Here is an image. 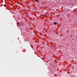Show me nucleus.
I'll return each mask as SVG.
<instances>
[{"label": "nucleus", "mask_w": 77, "mask_h": 77, "mask_svg": "<svg viewBox=\"0 0 77 77\" xmlns=\"http://www.w3.org/2000/svg\"><path fill=\"white\" fill-rule=\"evenodd\" d=\"M54 25H56V24L57 23L54 22Z\"/></svg>", "instance_id": "obj_1"}, {"label": "nucleus", "mask_w": 77, "mask_h": 77, "mask_svg": "<svg viewBox=\"0 0 77 77\" xmlns=\"http://www.w3.org/2000/svg\"><path fill=\"white\" fill-rule=\"evenodd\" d=\"M36 2H38V0H35Z\"/></svg>", "instance_id": "obj_2"}, {"label": "nucleus", "mask_w": 77, "mask_h": 77, "mask_svg": "<svg viewBox=\"0 0 77 77\" xmlns=\"http://www.w3.org/2000/svg\"><path fill=\"white\" fill-rule=\"evenodd\" d=\"M43 17H44V16H45V15H43Z\"/></svg>", "instance_id": "obj_3"}]
</instances>
